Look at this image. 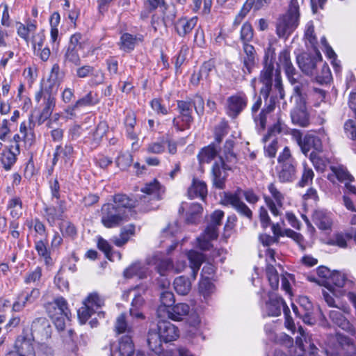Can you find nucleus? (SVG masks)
<instances>
[{
	"label": "nucleus",
	"mask_w": 356,
	"mask_h": 356,
	"mask_svg": "<svg viewBox=\"0 0 356 356\" xmlns=\"http://www.w3.org/2000/svg\"><path fill=\"white\" fill-rule=\"evenodd\" d=\"M300 5L298 0H291L287 13L277 22L276 33L280 38H287L299 24Z\"/></svg>",
	"instance_id": "1"
},
{
	"label": "nucleus",
	"mask_w": 356,
	"mask_h": 356,
	"mask_svg": "<svg viewBox=\"0 0 356 356\" xmlns=\"http://www.w3.org/2000/svg\"><path fill=\"white\" fill-rule=\"evenodd\" d=\"M260 81L264 85L260 92L264 98L269 96L272 90L275 95H279L280 98L284 97L281 76L279 71L274 72V64H264L260 74Z\"/></svg>",
	"instance_id": "2"
},
{
	"label": "nucleus",
	"mask_w": 356,
	"mask_h": 356,
	"mask_svg": "<svg viewBox=\"0 0 356 356\" xmlns=\"http://www.w3.org/2000/svg\"><path fill=\"white\" fill-rule=\"evenodd\" d=\"M46 311L58 330L65 328V320L70 318V310L63 297H57L45 305Z\"/></svg>",
	"instance_id": "3"
},
{
	"label": "nucleus",
	"mask_w": 356,
	"mask_h": 356,
	"mask_svg": "<svg viewBox=\"0 0 356 356\" xmlns=\"http://www.w3.org/2000/svg\"><path fill=\"white\" fill-rule=\"evenodd\" d=\"M277 178L281 183L293 181L296 178V162L288 147H285L277 158Z\"/></svg>",
	"instance_id": "4"
},
{
	"label": "nucleus",
	"mask_w": 356,
	"mask_h": 356,
	"mask_svg": "<svg viewBox=\"0 0 356 356\" xmlns=\"http://www.w3.org/2000/svg\"><path fill=\"white\" fill-rule=\"evenodd\" d=\"M104 306V299L97 292H92L83 300L82 306L79 309L78 318L81 324H85L91 316L97 313L98 316H104V313L99 312Z\"/></svg>",
	"instance_id": "5"
},
{
	"label": "nucleus",
	"mask_w": 356,
	"mask_h": 356,
	"mask_svg": "<svg viewBox=\"0 0 356 356\" xmlns=\"http://www.w3.org/2000/svg\"><path fill=\"white\" fill-rule=\"evenodd\" d=\"M223 216L224 212L220 210H216L211 215V221L204 232L197 238V247L202 250H210L212 247L211 241L217 238L218 227L220 225Z\"/></svg>",
	"instance_id": "6"
},
{
	"label": "nucleus",
	"mask_w": 356,
	"mask_h": 356,
	"mask_svg": "<svg viewBox=\"0 0 356 356\" xmlns=\"http://www.w3.org/2000/svg\"><path fill=\"white\" fill-rule=\"evenodd\" d=\"M129 218L123 209L118 208L112 203L104 204L101 209V222L106 228L118 227L127 222Z\"/></svg>",
	"instance_id": "7"
},
{
	"label": "nucleus",
	"mask_w": 356,
	"mask_h": 356,
	"mask_svg": "<svg viewBox=\"0 0 356 356\" xmlns=\"http://www.w3.org/2000/svg\"><path fill=\"white\" fill-rule=\"evenodd\" d=\"M267 189L269 194L264 195V201L273 216H280L282 209H284L285 194L275 182L270 183Z\"/></svg>",
	"instance_id": "8"
},
{
	"label": "nucleus",
	"mask_w": 356,
	"mask_h": 356,
	"mask_svg": "<svg viewBox=\"0 0 356 356\" xmlns=\"http://www.w3.org/2000/svg\"><path fill=\"white\" fill-rule=\"evenodd\" d=\"M163 339L157 330H150L148 333L147 343L149 348L160 356H193V355L185 348H176L168 350L161 353Z\"/></svg>",
	"instance_id": "9"
},
{
	"label": "nucleus",
	"mask_w": 356,
	"mask_h": 356,
	"mask_svg": "<svg viewBox=\"0 0 356 356\" xmlns=\"http://www.w3.org/2000/svg\"><path fill=\"white\" fill-rule=\"evenodd\" d=\"M292 136L304 155L307 156L312 149L315 152H323L322 141L319 137L313 134H307L302 138L301 133L298 130H293Z\"/></svg>",
	"instance_id": "10"
},
{
	"label": "nucleus",
	"mask_w": 356,
	"mask_h": 356,
	"mask_svg": "<svg viewBox=\"0 0 356 356\" xmlns=\"http://www.w3.org/2000/svg\"><path fill=\"white\" fill-rule=\"evenodd\" d=\"M177 108L180 113V116L173 119L172 123L174 127L178 131H184L189 129L193 121V118L191 115V102L189 101V99L178 101Z\"/></svg>",
	"instance_id": "11"
},
{
	"label": "nucleus",
	"mask_w": 356,
	"mask_h": 356,
	"mask_svg": "<svg viewBox=\"0 0 356 356\" xmlns=\"http://www.w3.org/2000/svg\"><path fill=\"white\" fill-rule=\"evenodd\" d=\"M15 351H11L6 356H35L34 339L32 334L23 332L15 343Z\"/></svg>",
	"instance_id": "12"
},
{
	"label": "nucleus",
	"mask_w": 356,
	"mask_h": 356,
	"mask_svg": "<svg viewBox=\"0 0 356 356\" xmlns=\"http://www.w3.org/2000/svg\"><path fill=\"white\" fill-rule=\"evenodd\" d=\"M221 203L223 205L232 207L238 213L248 218H252V213L251 210L243 201H241L237 193H224V195L221 198Z\"/></svg>",
	"instance_id": "13"
},
{
	"label": "nucleus",
	"mask_w": 356,
	"mask_h": 356,
	"mask_svg": "<svg viewBox=\"0 0 356 356\" xmlns=\"http://www.w3.org/2000/svg\"><path fill=\"white\" fill-rule=\"evenodd\" d=\"M248 97L245 93L240 92L230 96L227 99V114L236 118L247 106Z\"/></svg>",
	"instance_id": "14"
},
{
	"label": "nucleus",
	"mask_w": 356,
	"mask_h": 356,
	"mask_svg": "<svg viewBox=\"0 0 356 356\" xmlns=\"http://www.w3.org/2000/svg\"><path fill=\"white\" fill-rule=\"evenodd\" d=\"M146 289L144 286H138L135 289H131L128 291L124 292L123 297H127L130 293H134V299L131 302V306L129 310L130 316L138 319H143L144 316L140 311V308L144 303V299L142 293H144Z\"/></svg>",
	"instance_id": "15"
},
{
	"label": "nucleus",
	"mask_w": 356,
	"mask_h": 356,
	"mask_svg": "<svg viewBox=\"0 0 356 356\" xmlns=\"http://www.w3.org/2000/svg\"><path fill=\"white\" fill-rule=\"evenodd\" d=\"M277 66L282 67L291 84L298 83V74L290 58V52L287 49H283L279 54Z\"/></svg>",
	"instance_id": "16"
},
{
	"label": "nucleus",
	"mask_w": 356,
	"mask_h": 356,
	"mask_svg": "<svg viewBox=\"0 0 356 356\" xmlns=\"http://www.w3.org/2000/svg\"><path fill=\"white\" fill-rule=\"evenodd\" d=\"M288 307L283 299L276 294L270 293L269 299L262 307L263 313L269 316H277L280 315L282 310H288Z\"/></svg>",
	"instance_id": "17"
},
{
	"label": "nucleus",
	"mask_w": 356,
	"mask_h": 356,
	"mask_svg": "<svg viewBox=\"0 0 356 356\" xmlns=\"http://www.w3.org/2000/svg\"><path fill=\"white\" fill-rule=\"evenodd\" d=\"M322 58L319 52H316V57H312L308 54L299 55L297 62L301 70L307 75L314 76L317 70L318 63H321Z\"/></svg>",
	"instance_id": "18"
},
{
	"label": "nucleus",
	"mask_w": 356,
	"mask_h": 356,
	"mask_svg": "<svg viewBox=\"0 0 356 356\" xmlns=\"http://www.w3.org/2000/svg\"><path fill=\"white\" fill-rule=\"evenodd\" d=\"M157 331L163 342L168 343L176 340L179 336L178 328L171 322L160 320L157 323Z\"/></svg>",
	"instance_id": "19"
},
{
	"label": "nucleus",
	"mask_w": 356,
	"mask_h": 356,
	"mask_svg": "<svg viewBox=\"0 0 356 356\" xmlns=\"http://www.w3.org/2000/svg\"><path fill=\"white\" fill-rule=\"evenodd\" d=\"M262 104L261 97H258L251 108L252 116L257 125L260 126L261 129H264L266 125V113L272 111L275 105L273 97L270 99V104L266 109H263L258 116H255V113L259 111Z\"/></svg>",
	"instance_id": "20"
},
{
	"label": "nucleus",
	"mask_w": 356,
	"mask_h": 356,
	"mask_svg": "<svg viewBox=\"0 0 356 356\" xmlns=\"http://www.w3.org/2000/svg\"><path fill=\"white\" fill-rule=\"evenodd\" d=\"M134 346L130 335L122 337L118 345L111 346L110 356H134Z\"/></svg>",
	"instance_id": "21"
},
{
	"label": "nucleus",
	"mask_w": 356,
	"mask_h": 356,
	"mask_svg": "<svg viewBox=\"0 0 356 356\" xmlns=\"http://www.w3.org/2000/svg\"><path fill=\"white\" fill-rule=\"evenodd\" d=\"M214 70V63L210 60L204 62L201 66L199 72H194L191 78V82L194 86H197L202 81L206 84L211 81L210 74ZM204 84V83H202Z\"/></svg>",
	"instance_id": "22"
},
{
	"label": "nucleus",
	"mask_w": 356,
	"mask_h": 356,
	"mask_svg": "<svg viewBox=\"0 0 356 356\" xmlns=\"http://www.w3.org/2000/svg\"><path fill=\"white\" fill-rule=\"evenodd\" d=\"M40 296V291L38 289H33L30 291L22 293L17 300L13 305V310L20 312L24 307L35 302Z\"/></svg>",
	"instance_id": "23"
},
{
	"label": "nucleus",
	"mask_w": 356,
	"mask_h": 356,
	"mask_svg": "<svg viewBox=\"0 0 356 356\" xmlns=\"http://www.w3.org/2000/svg\"><path fill=\"white\" fill-rule=\"evenodd\" d=\"M232 170L220 159V162H216L212 167V175L214 185L218 188H222L224 186L225 179L226 178V170Z\"/></svg>",
	"instance_id": "24"
},
{
	"label": "nucleus",
	"mask_w": 356,
	"mask_h": 356,
	"mask_svg": "<svg viewBox=\"0 0 356 356\" xmlns=\"http://www.w3.org/2000/svg\"><path fill=\"white\" fill-rule=\"evenodd\" d=\"M66 211L64 201L58 202L57 206H49L44 209L45 217L48 222L53 226L56 222L62 219Z\"/></svg>",
	"instance_id": "25"
},
{
	"label": "nucleus",
	"mask_w": 356,
	"mask_h": 356,
	"mask_svg": "<svg viewBox=\"0 0 356 356\" xmlns=\"http://www.w3.org/2000/svg\"><path fill=\"white\" fill-rule=\"evenodd\" d=\"M73 154L74 148L72 145H66L64 147L58 145L54 154L53 164L56 165L58 160H61L65 165H71Z\"/></svg>",
	"instance_id": "26"
},
{
	"label": "nucleus",
	"mask_w": 356,
	"mask_h": 356,
	"mask_svg": "<svg viewBox=\"0 0 356 356\" xmlns=\"http://www.w3.org/2000/svg\"><path fill=\"white\" fill-rule=\"evenodd\" d=\"M197 17H193L191 18L182 17L179 19L175 25L177 34L181 37L186 36L195 28L197 25Z\"/></svg>",
	"instance_id": "27"
},
{
	"label": "nucleus",
	"mask_w": 356,
	"mask_h": 356,
	"mask_svg": "<svg viewBox=\"0 0 356 356\" xmlns=\"http://www.w3.org/2000/svg\"><path fill=\"white\" fill-rule=\"evenodd\" d=\"M173 321H181L190 313V307L186 303H178L168 308L165 312Z\"/></svg>",
	"instance_id": "28"
},
{
	"label": "nucleus",
	"mask_w": 356,
	"mask_h": 356,
	"mask_svg": "<svg viewBox=\"0 0 356 356\" xmlns=\"http://www.w3.org/2000/svg\"><path fill=\"white\" fill-rule=\"evenodd\" d=\"M147 272L148 268L146 264L136 261L125 268L123 275L125 278H132L134 276H137L143 279L146 277Z\"/></svg>",
	"instance_id": "29"
},
{
	"label": "nucleus",
	"mask_w": 356,
	"mask_h": 356,
	"mask_svg": "<svg viewBox=\"0 0 356 356\" xmlns=\"http://www.w3.org/2000/svg\"><path fill=\"white\" fill-rule=\"evenodd\" d=\"M143 40L142 35H134L128 33H123L119 42L120 49L126 52H130Z\"/></svg>",
	"instance_id": "30"
},
{
	"label": "nucleus",
	"mask_w": 356,
	"mask_h": 356,
	"mask_svg": "<svg viewBox=\"0 0 356 356\" xmlns=\"http://www.w3.org/2000/svg\"><path fill=\"white\" fill-rule=\"evenodd\" d=\"M329 316L336 325L352 334H355V328L339 311L331 310Z\"/></svg>",
	"instance_id": "31"
},
{
	"label": "nucleus",
	"mask_w": 356,
	"mask_h": 356,
	"mask_svg": "<svg viewBox=\"0 0 356 356\" xmlns=\"http://www.w3.org/2000/svg\"><path fill=\"white\" fill-rule=\"evenodd\" d=\"M330 169L332 173L327 175V179L332 182L335 181V179L343 183L352 181L353 179L347 169L342 165L331 166Z\"/></svg>",
	"instance_id": "32"
},
{
	"label": "nucleus",
	"mask_w": 356,
	"mask_h": 356,
	"mask_svg": "<svg viewBox=\"0 0 356 356\" xmlns=\"http://www.w3.org/2000/svg\"><path fill=\"white\" fill-rule=\"evenodd\" d=\"M115 207L120 208L126 213V216L129 218L131 213V208L135 206V202L127 195L118 194L113 196V203Z\"/></svg>",
	"instance_id": "33"
},
{
	"label": "nucleus",
	"mask_w": 356,
	"mask_h": 356,
	"mask_svg": "<svg viewBox=\"0 0 356 356\" xmlns=\"http://www.w3.org/2000/svg\"><path fill=\"white\" fill-rule=\"evenodd\" d=\"M188 194L191 199L199 197L203 200L207 194L206 184L202 181L194 179L192 185L188 190Z\"/></svg>",
	"instance_id": "34"
},
{
	"label": "nucleus",
	"mask_w": 356,
	"mask_h": 356,
	"mask_svg": "<svg viewBox=\"0 0 356 356\" xmlns=\"http://www.w3.org/2000/svg\"><path fill=\"white\" fill-rule=\"evenodd\" d=\"M141 191L152 197L153 200H159L164 193V188L156 180L147 183L142 188Z\"/></svg>",
	"instance_id": "35"
},
{
	"label": "nucleus",
	"mask_w": 356,
	"mask_h": 356,
	"mask_svg": "<svg viewBox=\"0 0 356 356\" xmlns=\"http://www.w3.org/2000/svg\"><path fill=\"white\" fill-rule=\"evenodd\" d=\"M187 258L190 262V267L192 270V276L195 280L199 269L204 260L203 254L195 250H190L186 253Z\"/></svg>",
	"instance_id": "36"
},
{
	"label": "nucleus",
	"mask_w": 356,
	"mask_h": 356,
	"mask_svg": "<svg viewBox=\"0 0 356 356\" xmlns=\"http://www.w3.org/2000/svg\"><path fill=\"white\" fill-rule=\"evenodd\" d=\"M200 324L201 322L199 316L196 314H191L188 323L187 335L191 338L200 337L203 339L204 338L202 337V332Z\"/></svg>",
	"instance_id": "37"
},
{
	"label": "nucleus",
	"mask_w": 356,
	"mask_h": 356,
	"mask_svg": "<svg viewBox=\"0 0 356 356\" xmlns=\"http://www.w3.org/2000/svg\"><path fill=\"white\" fill-rule=\"evenodd\" d=\"M19 153L12 151L10 149H6L0 154V161L3 169L8 171L17 161V155Z\"/></svg>",
	"instance_id": "38"
},
{
	"label": "nucleus",
	"mask_w": 356,
	"mask_h": 356,
	"mask_svg": "<svg viewBox=\"0 0 356 356\" xmlns=\"http://www.w3.org/2000/svg\"><path fill=\"white\" fill-rule=\"evenodd\" d=\"M289 132V128L282 120L281 118H278L277 122L268 129V133L264 136L262 140L266 143L271 138L277 134H286Z\"/></svg>",
	"instance_id": "39"
},
{
	"label": "nucleus",
	"mask_w": 356,
	"mask_h": 356,
	"mask_svg": "<svg viewBox=\"0 0 356 356\" xmlns=\"http://www.w3.org/2000/svg\"><path fill=\"white\" fill-rule=\"evenodd\" d=\"M292 122L298 126L306 127L309 124L308 114L303 108H295L291 113Z\"/></svg>",
	"instance_id": "40"
},
{
	"label": "nucleus",
	"mask_w": 356,
	"mask_h": 356,
	"mask_svg": "<svg viewBox=\"0 0 356 356\" xmlns=\"http://www.w3.org/2000/svg\"><path fill=\"white\" fill-rule=\"evenodd\" d=\"M173 286L175 291L181 296L187 295L191 289V282L185 276H179L175 279Z\"/></svg>",
	"instance_id": "41"
},
{
	"label": "nucleus",
	"mask_w": 356,
	"mask_h": 356,
	"mask_svg": "<svg viewBox=\"0 0 356 356\" xmlns=\"http://www.w3.org/2000/svg\"><path fill=\"white\" fill-rule=\"evenodd\" d=\"M243 51L245 56L243 58V65L249 73L255 64L256 51L254 47L249 43L243 44Z\"/></svg>",
	"instance_id": "42"
},
{
	"label": "nucleus",
	"mask_w": 356,
	"mask_h": 356,
	"mask_svg": "<svg viewBox=\"0 0 356 356\" xmlns=\"http://www.w3.org/2000/svg\"><path fill=\"white\" fill-rule=\"evenodd\" d=\"M67 47L83 51V56H86L84 50L86 49H89L90 44L87 40L83 38V35L80 33H75L71 35Z\"/></svg>",
	"instance_id": "43"
},
{
	"label": "nucleus",
	"mask_w": 356,
	"mask_h": 356,
	"mask_svg": "<svg viewBox=\"0 0 356 356\" xmlns=\"http://www.w3.org/2000/svg\"><path fill=\"white\" fill-rule=\"evenodd\" d=\"M135 234V226L132 224L127 225L122 229L120 236L113 238V243L115 245L120 247L124 245Z\"/></svg>",
	"instance_id": "44"
},
{
	"label": "nucleus",
	"mask_w": 356,
	"mask_h": 356,
	"mask_svg": "<svg viewBox=\"0 0 356 356\" xmlns=\"http://www.w3.org/2000/svg\"><path fill=\"white\" fill-rule=\"evenodd\" d=\"M327 289L326 290L323 289L322 293L323 296L324 298L325 301L327 302V304L330 307H338V306L335 305L334 304V300L333 296L336 297H340L343 296L345 293V291L342 289H339V291H337L335 288H334L332 286H325Z\"/></svg>",
	"instance_id": "45"
},
{
	"label": "nucleus",
	"mask_w": 356,
	"mask_h": 356,
	"mask_svg": "<svg viewBox=\"0 0 356 356\" xmlns=\"http://www.w3.org/2000/svg\"><path fill=\"white\" fill-rule=\"evenodd\" d=\"M218 150L213 145H209L202 149L197 155L200 164L211 162L217 155Z\"/></svg>",
	"instance_id": "46"
},
{
	"label": "nucleus",
	"mask_w": 356,
	"mask_h": 356,
	"mask_svg": "<svg viewBox=\"0 0 356 356\" xmlns=\"http://www.w3.org/2000/svg\"><path fill=\"white\" fill-rule=\"evenodd\" d=\"M264 6L262 0H246L244 3L240 13L236 17V19H242L245 17L247 14L250 11L251 9L258 10Z\"/></svg>",
	"instance_id": "47"
},
{
	"label": "nucleus",
	"mask_w": 356,
	"mask_h": 356,
	"mask_svg": "<svg viewBox=\"0 0 356 356\" xmlns=\"http://www.w3.org/2000/svg\"><path fill=\"white\" fill-rule=\"evenodd\" d=\"M313 220L316 226L322 230L330 229L332 225L330 216L322 211H316L313 215Z\"/></svg>",
	"instance_id": "48"
},
{
	"label": "nucleus",
	"mask_w": 356,
	"mask_h": 356,
	"mask_svg": "<svg viewBox=\"0 0 356 356\" xmlns=\"http://www.w3.org/2000/svg\"><path fill=\"white\" fill-rule=\"evenodd\" d=\"M161 305L159 307L157 313L158 316L161 317V312H165L170 306L174 303V294L171 291H165L161 294Z\"/></svg>",
	"instance_id": "49"
},
{
	"label": "nucleus",
	"mask_w": 356,
	"mask_h": 356,
	"mask_svg": "<svg viewBox=\"0 0 356 356\" xmlns=\"http://www.w3.org/2000/svg\"><path fill=\"white\" fill-rule=\"evenodd\" d=\"M215 291V286L209 277L202 278L199 284V292L207 300Z\"/></svg>",
	"instance_id": "50"
},
{
	"label": "nucleus",
	"mask_w": 356,
	"mask_h": 356,
	"mask_svg": "<svg viewBox=\"0 0 356 356\" xmlns=\"http://www.w3.org/2000/svg\"><path fill=\"white\" fill-rule=\"evenodd\" d=\"M7 207L13 218H18L22 214V203L19 197L10 199Z\"/></svg>",
	"instance_id": "51"
},
{
	"label": "nucleus",
	"mask_w": 356,
	"mask_h": 356,
	"mask_svg": "<svg viewBox=\"0 0 356 356\" xmlns=\"http://www.w3.org/2000/svg\"><path fill=\"white\" fill-rule=\"evenodd\" d=\"M115 330L118 334L127 333L129 335L132 332V327L126 320L125 314H120L116 319Z\"/></svg>",
	"instance_id": "52"
},
{
	"label": "nucleus",
	"mask_w": 356,
	"mask_h": 356,
	"mask_svg": "<svg viewBox=\"0 0 356 356\" xmlns=\"http://www.w3.org/2000/svg\"><path fill=\"white\" fill-rule=\"evenodd\" d=\"M35 248L38 255L44 259L46 265L51 264V258L50 257V252L47 249L45 243L40 240L35 242Z\"/></svg>",
	"instance_id": "53"
},
{
	"label": "nucleus",
	"mask_w": 356,
	"mask_h": 356,
	"mask_svg": "<svg viewBox=\"0 0 356 356\" xmlns=\"http://www.w3.org/2000/svg\"><path fill=\"white\" fill-rule=\"evenodd\" d=\"M54 106L55 98L49 95L47 98H45V106L40 114L39 118L40 123H42L51 115Z\"/></svg>",
	"instance_id": "54"
},
{
	"label": "nucleus",
	"mask_w": 356,
	"mask_h": 356,
	"mask_svg": "<svg viewBox=\"0 0 356 356\" xmlns=\"http://www.w3.org/2000/svg\"><path fill=\"white\" fill-rule=\"evenodd\" d=\"M330 282V286L334 288L337 287L341 289L348 282V280L343 273L333 271Z\"/></svg>",
	"instance_id": "55"
},
{
	"label": "nucleus",
	"mask_w": 356,
	"mask_h": 356,
	"mask_svg": "<svg viewBox=\"0 0 356 356\" xmlns=\"http://www.w3.org/2000/svg\"><path fill=\"white\" fill-rule=\"evenodd\" d=\"M303 170L300 180L298 181V185L300 187H304L311 183L314 179V173L313 170L308 166L306 163H302Z\"/></svg>",
	"instance_id": "56"
},
{
	"label": "nucleus",
	"mask_w": 356,
	"mask_h": 356,
	"mask_svg": "<svg viewBox=\"0 0 356 356\" xmlns=\"http://www.w3.org/2000/svg\"><path fill=\"white\" fill-rule=\"evenodd\" d=\"M317 276L320 280H318V284L325 286H330V277L332 272L325 266H321L317 268Z\"/></svg>",
	"instance_id": "57"
},
{
	"label": "nucleus",
	"mask_w": 356,
	"mask_h": 356,
	"mask_svg": "<svg viewBox=\"0 0 356 356\" xmlns=\"http://www.w3.org/2000/svg\"><path fill=\"white\" fill-rule=\"evenodd\" d=\"M133 156L129 152H120L115 160V163L122 170H126L131 165Z\"/></svg>",
	"instance_id": "58"
},
{
	"label": "nucleus",
	"mask_w": 356,
	"mask_h": 356,
	"mask_svg": "<svg viewBox=\"0 0 356 356\" xmlns=\"http://www.w3.org/2000/svg\"><path fill=\"white\" fill-rule=\"evenodd\" d=\"M97 103V100L95 98V95L92 92H89L84 97L78 99L75 104V108L80 107H86V106H92L95 105Z\"/></svg>",
	"instance_id": "59"
},
{
	"label": "nucleus",
	"mask_w": 356,
	"mask_h": 356,
	"mask_svg": "<svg viewBox=\"0 0 356 356\" xmlns=\"http://www.w3.org/2000/svg\"><path fill=\"white\" fill-rule=\"evenodd\" d=\"M314 77L315 78L316 81L321 84L330 82L332 79V74L328 65L323 64L321 67V73H318L316 71Z\"/></svg>",
	"instance_id": "60"
},
{
	"label": "nucleus",
	"mask_w": 356,
	"mask_h": 356,
	"mask_svg": "<svg viewBox=\"0 0 356 356\" xmlns=\"http://www.w3.org/2000/svg\"><path fill=\"white\" fill-rule=\"evenodd\" d=\"M174 263L168 259L161 260L156 266L157 271L161 277L173 273Z\"/></svg>",
	"instance_id": "61"
},
{
	"label": "nucleus",
	"mask_w": 356,
	"mask_h": 356,
	"mask_svg": "<svg viewBox=\"0 0 356 356\" xmlns=\"http://www.w3.org/2000/svg\"><path fill=\"white\" fill-rule=\"evenodd\" d=\"M202 207L198 203H192L187 212V222L195 223L199 215L202 212Z\"/></svg>",
	"instance_id": "62"
},
{
	"label": "nucleus",
	"mask_w": 356,
	"mask_h": 356,
	"mask_svg": "<svg viewBox=\"0 0 356 356\" xmlns=\"http://www.w3.org/2000/svg\"><path fill=\"white\" fill-rule=\"evenodd\" d=\"M254 35V31L252 25L249 22L243 24L241 29L240 40L243 44L250 42Z\"/></svg>",
	"instance_id": "63"
},
{
	"label": "nucleus",
	"mask_w": 356,
	"mask_h": 356,
	"mask_svg": "<svg viewBox=\"0 0 356 356\" xmlns=\"http://www.w3.org/2000/svg\"><path fill=\"white\" fill-rule=\"evenodd\" d=\"M80 50L67 47L64 58L65 63H70L74 65H79L81 60L79 54Z\"/></svg>",
	"instance_id": "64"
}]
</instances>
